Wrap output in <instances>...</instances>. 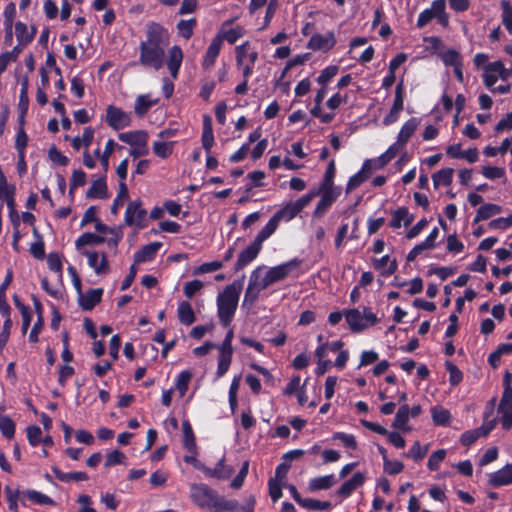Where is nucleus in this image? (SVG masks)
<instances>
[{
  "label": "nucleus",
  "instance_id": "nucleus-6",
  "mask_svg": "<svg viewBox=\"0 0 512 512\" xmlns=\"http://www.w3.org/2000/svg\"><path fill=\"white\" fill-rule=\"evenodd\" d=\"M436 18L439 24L447 27L449 24V15L446 13L445 0H434L430 8L423 10L417 19L418 28L425 27L432 19Z\"/></svg>",
  "mask_w": 512,
  "mask_h": 512
},
{
  "label": "nucleus",
  "instance_id": "nucleus-24",
  "mask_svg": "<svg viewBox=\"0 0 512 512\" xmlns=\"http://www.w3.org/2000/svg\"><path fill=\"white\" fill-rule=\"evenodd\" d=\"M202 146L207 154L211 153L212 146L214 144V134L212 119L209 115L203 117V131H202Z\"/></svg>",
  "mask_w": 512,
  "mask_h": 512
},
{
  "label": "nucleus",
  "instance_id": "nucleus-21",
  "mask_svg": "<svg viewBox=\"0 0 512 512\" xmlns=\"http://www.w3.org/2000/svg\"><path fill=\"white\" fill-rule=\"evenodd\" d=\"M159 99H152L150 94L138 95L134 103V113L138 117H143L147 112L155 105H157Z\"/></svg>",
  "mask_w": 512,
  "mask_h": 512
},
{
  "label": "nucleus",
  "instance_id": "nucleus-1",
  "mask_svg": "<svg viewBox=\"0 0 512 512\" xmlns=\"http://www.w3.org/2000/svg\"><path fill=\"white\" fill-rule=\"evenodd\" d=\"M169 31L159 23L146 26L145 39L139 45V63L145 68L160 70L165 64L171 79L177 80L184 54L179 45L169 47Z\"/></svg>",
  "mask_w": 512,
  "mask_h": 512
},
{
  "label": "nucleus",
  "instance_id": "nucleus-28",
  "mask_svg": "<svg viewBox=\"0 0 512 512\" xmlns=\"http://www.w3.org/2000/svg\"><path fill=\"white\" fill-rule=\"evenodd\" d=\"M36 29L34 27L31 30L28 29L27 25L23 22H16L15 24V34L18 41V44L21 46H26L35 37Z\"/></svg>",
  "mask_w": 512,
  "mask_h": 512
},
{
  "label": "nucleus",
  "instance_id": "nucleus-9",
  "mask_svg": "<svg viewBox=\"0 0 512 512\" xmlns=\"http://www.w3.org/2000/svg\"><path fill=\"white\" fill-rule=\"evenodd\" d=\"M106 122L114 130L129 127L132 122L131 115L119 107L109 105L106 109Z\"/></svg>",
  "mask_w": 512,
  "mask_h": 512
},
{
  "label": "nucleus",
  "instance_id": "nucleus-57",
  "mask_svg": "<svg viewBox=\"0 0 512 512\" xmlns=\"http://www.w3.org/2000/svg\"><path fill=\"white\" fill-rule=\"evenodd\" d=\"M335 174H336V166H335V161L334 160H331L327 166V169L325 171V174H324V177H323V180L322 182L320 183L319 186H322L324 188H327V187H335L334 186V177H335Z\"/></svg>",
  "mask_w": 512,
  "mask_h": 512
},
{
  "label": "nucleus",
  "instance_id": "nucleus-14",
  "mask_svg": "<svg viewBox=\"0 0 512 512\" xmlns=\"http://www.w3.org/2000/svg\"><path fill=\"white\" fill-rule=\"evenodd\" d=\"M373 173V168L371 167V161L365 160L362 168L356 174L351 176L348 180L346 186V192L349 193L352 190L359 187L363 182H365Z\"/></svg>",
  "mask_w": 512,
  "mask_h": 512
},
{
  "label": "nucleus",
  "instance_id": "nucleus-15",
  "mask_svg": "<svg viewBox=\"0 0 512 512\" xmlns=\"http://www.w3.org/2000/svg\"><path fill=\"white\" fill-rule=\"evenodd\" d=\"M488 483L493 487L512 484V464H507L498 471L491 473Z\"/></svg>",
  "mask_w": 512,
  "mask_h": 512
},
{
  "label": "nucleus",
  "instance_id": "nucleus-39",
  "mask_svg": "<svg viewBox=\"0 0 512 512\" xmlns=\"http://www.w3.org/2000/svg\"><path fill=\"white\" fill-rule=\"evenodd\" d=\"M278 225L279 220L275 217V215H273L267 224L259 231L254 240L262 246V243L276 231Z\"/></svg>",
  "mask_w": 512,
  "mask_h": 512
},
{
  "label": "nucleus",
  "instance_id": "nucleus-13",
  "mask_svg": "<svg viewBox=\"0 0 512 512\" xmlns=\"http://www.w3.org/2000/svg\"><path fill=\"white\" fill-rule=\"evenodd\" d=\"M88 259V265L96 274H106L109 271L107 256L104 252L86 250L83 252Z\"/></svg>",
  "mask_w": 512,
  "mask_h": 512
},
{
  "label": "nucleus",
  "instance_id": "nucleus-56",
  "mask_svg": "<svg viewBox=\"0 0 512 512\" xmlns=\"http://www.w3.org/2000/svg\"><path fill=\"white\" fill-rule=\"evenodd\" d=\"M5 493L7 496V502L9 509L14 512H18V499L22 496V492L18 489L13 490L10 486L5 487Z\"/></svg>",
  "mask_w": 512,
  "mask_h": 512
},
{
  "label": "nucleus",
  "instance_id": "nucleus-23",
  "mask_svg": "<svg viewBox=\"0 0 512 512\" xmlns=\"http://www.w3.org/2000/svg\"><path fill=\"white\" fill-rule=\"evenodd\" d=\"M221 48H222L221 38L214 37L212 39L209 47L207 48V51H206L204 57H203L202 66L204 68H206V69L210 68L215 64L216 59L220 54Z\"/></svg>",
  "mask_w": 512,
  "mask_h": 512
},
{
  "label": "nucleus",
  "instance_id": "nucleus-22",
  "mask_svg": "<svg viewBox=\"0 0 512 512\" xmlns=\"http://www.w3.org/2000/svg\"><path fill=\"white\" fill-rule=\"evenodd\" d=\"M162 247L161 242H153L141 247L139 251H137L134 255V260L136 263H144L153 260Z\"/></svg>",
  "mask_w": 512,
  "mask_h": 512
},
{
  "label": "nucleus",
  "instance_id": "nucleus-26",
  "mask_svg": "<svg viewBox=\"0 0 512 512\" xmlns=\"http://www.w3.org/2000/svg\"><path fill=\"white\" fill-rule=\"evenodd\" d=\"M12 279L13 272L11 269H8L4 281L0 285V313L2 316H9L11 313V307L6 301V290L11 284Z\"/></svg>",
  "mask_w": 512,
  "mask_h": 512
},
{
  "label": "nucleus",
  "instance_id": "nucleus-19",
  "mask_svg": "<svg viewBox=\"0 0 512 512\" xmlns=\"http://www.w3.org/2000/svg\"><path fill=\"white\" fill-rule=\"evenodd\" d=\"M25 499H28L32 503L38 504V505H45V506L55 505V501L51 497H49L48 495H46L42 492H39V491L33 490V489H27L25 491H22L21 502L24 506L26 505Z\"/></svg>",
  "mask_w": 512,
  "mask_h": 512
},
{
  "label": "nucleus",
  "instance_id": "nucleus-43",
  "mask_svg": "<svg viewBox=\"0 0 512 512\" xmlns=\"http://www.w3.org/2000/svg\"><path fill=\"white\" fill-rule=\"evenodd\" d=\"M104 242H105V238L103 236L87 232V233H83L81 236H79L77 238V240L75 242V246L77 249H80L86 245H91V244L98 245V244H102Z\"/></svg>",
  "mask_w": 512,
  "mask_h": 512
},
{
  "label": "nucleus",
  "instance_id": "nucleus-27",
  "mask_svg": "<svg viewBox=\"0 0 512 512\" xmlns=\"http://www.w3.org/2000/svg\"><path fill=\"white\" fill-rule=\"evenodd\" d=\"M420 121L419 119L412 117L408 119L403 126L401 127L398 136L397 141L399 144H403L404 146L409 141L411 136L415 133L417 130V127L419 125Z\"/></svg>",
  "mask_w": 512,
  "mask_h": 512
},
{
  "label": "nucleus",
  "instance_id": "nucleus-32",
  "mask_svg": "<svg viewBox=\"0 0 512 512\" xmlns=\"http://www.w3.org/2000/svg\"><path fill=\"white\" fill-rule=\"evenodd\" d=\"M501 206L493 203H487L480 206L477 210L476 216L473 220L474 223H478L483 220H487L499 213H501Z\"/></svg>",
  "mask_w": 512,
  "mask_h": 512
},
{
  "label": "nucleus",
  "instance_id": "nucleus-4",
  "mask_svg": "<svg viewBox=\"0 0 512 512\" xmlns=\"http://www.w3.org/2000/svg\"><path fill=\"white\" fill-rule=\"evenodd\" d=\"M340 194L341 189L339 187L324 188L322 186H319L318 188L310 190L306 195H311V201L315 197L319 195L321 196L313 211V216L316 218L322 217L333 205V203L337 200Z\"/></svg>",
  "mask_w": 512,
  "mask_h": 512
},
{
  "label": "nucleus",
  "instance_id": "nucleus-55",
  "mask_svg": "<svg viewBox=\"0 0 512 512\" xmlns=\"http://www.w3.org/2000/svg\"><path fill=\"white\" fill-rule=\"evenodd\" d=\"M231 360H232V355H230L229 352L228 353H222V352L219 353L218 366H217V372H216V375L218 378H220L226 374V372L228 371L229 366L231 364Z\"/></svg>",
  "mask_w": 512,
  "mask_h": 512
},
{
  "label": "nucleus",
  "instance_id": "nucleus-16",
  "mask_svg": "<svg viewBox=\"0 0 512 512\" xmlns=\"http://www.w3.org/2000/svg\"><path fill=\"white\" fill-rule=\"evenodd\" d=\"M365 482V475L361 472L355 473L351 479L345 481L337 490V495L342 499L349 497L358 487Z\"/></svg>",
  "mask_w": 512,
  "mask_h": 512
},
{
  "label": "nucleus",
  "instance_id": "nucleus-45",
  "mask_svg": "<svg viewBox=\"0 0 512 512\" xmlns=\"http://www.w3.org/2000/svg\"><path fill=\"white\" fill-rule=\"evenodd\" d=\"M500 7L502 10L501 19L502 24L506 28V30L512 34V4L508 0H502L500 2Z\"/></svg>",
  "mask_w": 512,
  "mask_h": 512
},
{
  "label": "nucleus",
  "instance_id": "nucleus-50",
  "mask_svg": "<svg viewBox=\"0 0 512 512\" xmlns=\"http://www.w3.org/2000/svg\"><path fill=\"white\" fill-rule=\"evenodd\" d=\"M445 368L449 373L450 384L452 386L458 385L463 379V374L461 370L451 361L445 362Z\"/></svg>",
  "mask_w": 512,
  "mask_h": 512
},
{
  "label": "nucleus",
  "instance_id": "nucleus-47",
  "mask_svg": "<svg viewBox=\"0 0 512 512\" xmlns=\"http://www.w3.org/2000/svg\"><path fill=\"white\" fill-rule=\"evenodd\" d=\"M191 378L192 373L188 370L181 371L177 376L175 388L179 392L180 397H183L186 394Z\"/></svg>",
  "mask_w": 512,
  "mask_h": 512
},
{
  "label": "nucleus",
  "instance_id": "nucleus-17",
  "mask_svg": "<svg viewBox=\"0 0 512 512\" xmlns=\"http://www.w3.org/2000/svg\"><path fill=\"white\" fill-rule=\"evenodd\" d=\"M103 295V289H89L86 293H80L79 305L84 310H92L100 301Z\"/></svg>",
  "mask_w": 512,
  "mask_h": 512
},
{
  "label": "nucleus",
  "instance_id": "nucleus-8",
  "mask_svg": "<svg viewBox=\"0 0 512 512\" xmlns=\"http://www.w3.org/2000/svg\"><path fill=\"white\" fill-rule=\"evenodd\" d=\"M311 203V195H303L296 201L288 202L274 215L280 221H290Z\"/></svg>",
  "mask_w": 512,
  "mask_h": 512
},
{
  "label": "nucleus",
  "instance_id": "nucleus-46",
  "mask_svg": "<svg viewBox=\"0 0 512 512\" xmlns=\"http://www.w3.org/2000/svg\"><path fill=\"white\" fill-rule=\"evenodd\" d=\"M343 345L344 343L342 341H335L331 343L326 342L325 344H321L317 347L315 351V356L319 360L324 359L328 355V352H337L341 350Z\"/></svg>",
  "mask_w": 512,
  "mask_h": 512
},
{
  "label": "nucleus",
  "instance_id": "nucleus-37",
  "mask_svg": "<svg viewBox=\"0 0 512 512\" xmlns=\"http://www.w3.org/2000/svg\"><path fill=\"white\" fill-rule=\"evenodd\" d=\"M87 198H105L107 196V185L105 178L101 177L97 180H95L91 187L87 190L86 193Z\"/></svg>",
  "mask_w": 512,
  "mask_h": 512
},
{
  "label": "nucleus",
  "instance_id": "nucleus-33",
  "mask_svg": "<svg viewBox=\"0 0 512 512\" xmlns=\"http://www.w3.org/2000/svg\"><path fill=\"white\" fill-rule=\"evenodd\" d=\"M52 471L55 475V477L60 480L61 482H70V481H86L88 480V475L86 472L83 471H75V472H62L57 467H53Z\"/></svg>",
  "mask_w": 512,
  "mask_h": 512
},
{
  "label": "nucleus",
  "instance_id": "nucleus-62",
  "mask_svg": "<svg viewBox=\"0 0 512 512\" xmlns=\"http://www.w3.org/2000/svg\"><path fill=\"white\" fill-rule=\"evenodd\" d=\"M115 145V141L113 139H109L106 142L105 149L100 156V163L105 171L109 169V158L114 151Z\"/></svg>",
  "mask_w": 512,
  "mask_h": 512
},
{
  "label": "nucleus",
  "instance_id": "nucleus-41",
  "mask_svg": "<svg viewBox=\"0 0 512 512\" xmlns=\"http://www.w3.org/2000/svg\"><path fill=\"white\" fill-rule=\"evenodd\" d=\"M453 174H454V169H452V168H443V169H440L439 171H437L436 173H434L432 176L434 187L437 188L440 185H443V186L451 185L452 179H453Z\"/></svg>",
  "mask_w": 512,
  "mask_h": 512
},
{
  "label": "nucleus",
  "instance_id": "nucleus-18",
  "mask_svg": "<svg viewBox=\"0 0 512 512\" xmlns=\"http://www.w3.org/2000/svg\"><path fill=\"white\" fill-rule=\"evenodd\" d=\"M233 20H227L223 23L220 31L217 33L215 37L221 38V44L223 45L224 40H226L229 44H234L239 38L244 35V28L241 26H237L235 28H231L229 30H225L227 25H230Z\"/></svg>",
  "mask_w": 512,
  "mask_h": 512
},
{
  "label": "nucleus",
  "instance_id": "nucleus-34",
  "mask_svg": "<svg viewBox=\"0 0 512 512\" xmlns=\"http://www.w3.org/2000/svg\"><path fill=\"white\" fill-rule=\"evenodd\" d=\"M335 483L336 479L333 474L319 476L309 481V489L312 491L326 490L332 487Z\"/></svg>",
  "mask_w": 512,
  "mask_h": 512
},
{
  "label": "nucleus",
  "instance_id": "nucleus-53",
  "mask_svg": "<svg viewBox=\"0 0 512 512\" xmlns=\"http://www.w3.org/2000/svg\"><path fill=\"white\" fill-rule=\"evenodd\" d=\"M428 449L429 445H425L424 447H422L420 443L416 441L410 448L409 452L405 453L404 455L406 457L413 458L415 461H420L426 456Z\"/></svg>",
  "mask_w": 512,
  "mask_h": 512
},
{
  "label": "nucleus",
  "instance_id": "nucleus-29",
  "mask_svg": "<svg viewBox=\"0 0 512 512\" xmlns=\"http://www.w3.org/2000/svg\"><path fill=\"white\" fill-rule=\"evenodd\" d=\"M414 220V216L409 213L406 207H400L393 212L390 226L394 229L400 228L402 223L409 226Z\"/></svg>",
  "mask_w": 512,
  "mask_h": 512
},
{
  "label": "nucleus",
  "instance_id": "nucleus-64",
  "mask_svg": "<svg viewBox=\"0 0 512 512\" xmlns=\"http://www.w3.org/2000/svg\"><path fill=\"white\" fill-rule=\"evenodd\" d=\"M77 503L79 504L78 512H97L92 506L93 502L91 497L87 494L79 495Z\"/></svg>",
  "mask_w": 512,
  "mask_h": 512
},
{
  "label": "nucleus",
  "instance_id": "nucleus-30",
  "mask_svg": "<svg viewBox=\"0 0 512 512\" xmlns=\"http://www.w3.org/2000/svg\"><path fill=\"white\" fill-rule=\"evenodd\" d=\"M177 316L181 324L190 326L196 320L192 306L187 301H181L177 308Z\"/></svg>",
  "mask_w": 512,
  "mask_h": 512
},
{
  "label": "nucleus",
  "instance_id": "nucleus-3",
  "mask_svg": "<svg viewBox=\"0 0 512 512\" xmlns=\"http://www.w3.org/2000/svg\"><path fill=\"white\" fill-rule=\"evenodd\" d=\"M241 291L242 281H234L217 295V315L222 326L227 327L231 324L238 307Z\"/></svg>",
  "mask_w": 512,
  "mask_h": 512
},
{
  "label": "nucleus",
  "instance_id": "nucleus-54",
  "mask_svg": "<svg viewBox=\"0 0 512 512\" xmlns=\"http://www.w3.org/2000/svg\"><path fill=\"white\" fill-rule=\"evenodd\" d=\"M338 71L339 67L336 65H330L326 67L321 71L320 75L318 76L317 82L321 86H326L329 83V81L337 75Z\"/></svg>",
  "mask_w": 512,
  "mask_h": 512
},
{
  "label": "nucleus",
  "instance_id": "nucleus-12",
  "mask_svg": "<svg viewBox=\"0 0 512 512\" xmlns=\"http://www.w3.org/2000/svg\"><path fill=\"white\" fill-rule=\"evenodd\" d=\"M262 246L256 242L255 240L246 247L243 251L240 252L238 259L235 263L234 270L240 271L252 261H254L258 254L260 253Z\"/></svg>",
  "mask_w": 512,
  "mask_h": 512
},
{
  "label": "nucleus",
  "instance_id": "nucleus-2",
  "mask_svg": "<svg viewBox=\"0 0 512 512\" xmlns=\"http://www.w3.org/2000/svg\"><path fill=\"white\" fill-rule=\"evenodd\" d=\"M190 497L196 506L210 512H235L239 509L237 500L226 499L204 483L192 484Z\"/></svg>",
  "mask_w": 512,
  "mask_h": 512
},
{
  "label": "nucleus",
  "instance_id": "nucleus-31",
  "mask_svg": "<svg viewBox=\"0 0 512 512\" xmlns=\"http://www.w3.org/2000/svg\"><path fill=\"white\" fill-rule=\"evenodd\" d=\"M182 432L184 448L191 453H196L197 446L195 435L192 426L188 420H184L182 422Z\"/></svg>",
  "mask_w": 512,
  "mask_h": 512
},
{
  "label": "nucleus",
  "instance_id": "nucleus-25",
  "mask_svg": "<svg viewBox=\"0 0 512 512\" xmlns=\"http://www.w3.org/2000/svg\"><path fill=\"white\" fill-rule=\"evenodd\" d=\"M375 269L382 270L383 276H391L398 268L397 260L391 259L389 255H384L379 259H373Z\"/></svg>",
  "mask_w": 512,
  "mask_h": 512
},
{
  "label": "nucleus",
  "instance_id": "nucleus-40",
  "mask_svg": "<svg viewBox=\"0 0 512 512\" xmlns=\"http://www.w3.org/2000/svg\"><path fill=\"white\" fill-rule=\"evenodd\" d=\"M119 139L130 146H138L147 142V134L142 131L125 132L119 134Z\"/></svg>",
  "mask_w": 512,
  "mask_h": 512
},
{
  "label": "nucleus",
  "instance_id": "nucleus-63",
  "mask_svg": "<svg viewBox=\"0 0 512 512\" xmlns=\"http://www.w3.org/2000/svg\"><path fill=\"white\" fill-rule=\"evenodd\" d=\"M302 507L312 510H328L331 507V503L328 501H319L312 498H305L303 500Z\"/></svg>",
  "mask_w": 512,
  "mask_h": 512
},
{
  "label": "nucleus",
  "instance_id": "nucleus-44",
  "mask_svg": "<svg viewBox=\"0 0 512 512\" xmlns=\"http://www.w3.org/2000/svg\"><path fill=\"white\" fill-rule=\"evenodd\" d=\"M197 25V21L195 18H191L188 20H180L177 23V30L179 35L185 40H189L194 32V28Z\"/></svg>",
  "mask_w": 512,
  "mask_h": 512
},
{
  "label": "nucleus",
  "instance_id": "nucleus-7",
  "mask_svg": "<svg viewBox=\"0 0 512 512\" xmlns=\"http://www.w3.org/2000/svg\"><path fill=\"white\" fill-rule=\"evenodd\" d=\"M124 222L127 226L136 229H144L147 227V211L142 208V201L136 199L131 201L125 211Z\"/></svg>",
  "mask_w": 512,
  "mask_h": 512
},
{
  "label": "nucleus",
  "instance_id": "nucleus-36",
  "mask_svg": "<svg viewBox=\"0 0 512 512\" xmlns=\"http://www.w3.org/2000/svg\"><path fill=\"white\" fill-rule=\"evenodd\" d=\"M261 267H257L255 270L251 272L249 283L247 285L248 288H251L252 291L258 293L260 295L261 291L269 287L265 278L260 277Z\"/></svg>",
  "mask_w": 512,
  "mask_h": 512
},
{
  "label": "nucleus",
  "instance_id": "nucleus-59",
  "mask_svg": "<svg viewBox=\"0 0 512 512\" xmlns=\"http://www.w3.org/2000/svg\"><path fill=\"white\" fill-rule=\"evenodd\" d=\"M86 183V174L82 170H74L70 181L69 194L72 195L78 187L84 186Z\"/></svg>",
  "mask_w": 512,
  "mask_h": 512
},
{
  "label": "nucleus",
  "instance_id": "nucleus-42",
  "mask_svg": "<svg viewBox=\"0 0 512 512\" xmlns=\"http://www.w3.org/2000/svg\"><path fill=\"white\" fill-rule=\"evenodd\" d=\"M431 416L434 424L439 426H447L449 425L451 414L449 410L441 407V406H433L431 408Z\"/></svg>",
  "mask_w": 512,
  "mask_h": 512
},
{
  "label": "nucleus",
  "instance_id": "nucleus-38",
  "mask_svg": "<svg viewBox=\"0 0 512 512\" xmlns=\"http://www.w3.org/2000/svg\"><path fill=\"white\" fill-rule=\"evenodd\" d=\"M409 417L410 408L408 405L404 404L398 409L392 423V427L398 430L408 431L409 429L406 427V424L409 420Z\"/></svg>",
  "mask_w": 512,
  "mask_h": 512
},
{
  "label": "nucleus",
  "instance_id": "nucleus-35",
  "mask_svg": "<svg viewBox=\"0 0 512 512\" xmlns=\"http://www.w3.org/2000/svg\"><path fill=\"white\" fill-rule=\"evenodd\" d=\"M204 473L208 477L226 479L233 473V469L229 466H225L224 458H222L215 468H205Z\"/></svg>",
  "mask_w": 512,
  "mask_h": 512
},
{
  "label": "nucleus",
  "instance_id": "nucleus-61",
  "mask_svg": "<svg viewBox=\"0 0 512 512\" xmlns=\"http://www.w3.org/2000/svg\"><path fill=\"white\" fill-rule=\"evenodd\" d=\"M27 142H28V137L24 131V128L19 127V129L17 131V135H16V140H15V148L18 151L19 156H22V158L25 157L24 152H25V148L27 146Z\"/></svg>",
  "mask_w": 512,
  "mask_h": 512
},
{
  "label": "nucleus",
  "instance_id": "nucleus-10",
  "mask_svg": "<svg viewBox=\"0 0 512 512\" xmlns=\"http://www.w3.org/2000/svg\"><path fill=\"white\" fill-rule=\"evenodd\" d=\"M298 266L299 261L297 259H293L291 261L270 268L266 272L264 278L267 281L268 285L270 286L276 282L285 279L292 272V270H294Z\"/></svg>",
  "mask_w": 512,
  "mask_h": 512
},
{
  "label": "nucleus",
  "instance_id": "nucleus-52",
  "mask_svg": "<svg viewBox=\"0 0 512 512\" xmlns=\"http://www.w3.org/2000/svg\"><path fill=\"white\" fill-rule=\"evenodd\" d=\"M492 66H493L492 62L488 63L484 67V74H483V83L489 89H491L499 79L497 72L494 71V67H492Z\"/></svg>",
  "mask_w": 512,
  "mask_h": 512
},
{
  "label": "nucleus",
  "instance_id": "nucleus-11",
  "mask_svg": "<svg viewBox=\"0 0 512 512\" xmlns=\"http://www.w3.org/2000/svg\"><path fill=\"white\" fill-rule=\"evenodd\" d=\"M336 44V38L332 31L327 32L326 34H314L308 44L307 47L313 51H329Z\"/></svg>",
  "mask_w": 512,
  "mask_h": 512
},
{
  "label": "nucleus",
  "instance_id": "nucleus-48",
  "mask_svg": "<svg viewBox=\"0 0 512 512\" xmlns=\"http://www.w3.org/2000/svg\"><path fill=\"white\" fill-rule=\"evenodd\" d=\"M0 431L8 439L14 437L15 423L9 416L0 415Z\"/></svg>",
  "mask_w": 512,
  "mask_h": 512
},
{
  "label": "nucleus",
  "instance_id": "nucleus-51",
  "mask_svg": "<svg viewBox=\"0 0 512 512\" xmlns=\"http://www.w3.org/2000/svg\"><path fill=\"white\" fill-rule=\"evenodd\" d=\"M446 450L445 449H438L437 451L433 452L427 462V467L430 471H436L439 469L441 462L446 457Z\"/></svg>",
  "mask_w": 512,
  "mask_h": 512
},
{
  "label": "nucleus",
  "instance_id": "nucleus-60",
  "mask_svg": "<svg viewBox=\"0 0 512 512\" xmlns=\"http://www.w3.org/2000/svg\"><path fill=\"white\" fill-rule=\"evenodd\" d=\"M404 95H405L404 84H403V80H401L396 85L395 97H394L393 105H392L391 108H393L394 110H401L402 111L403 107H404Z\"/></svg>",
  "mask_w": 512,
  "mask_h": 512
},
{
  "label": "nucleus",
  "instance_id": "nucleus-58",
  "mask_svg": "<svg viewBox=\"0 0 512 512\" xmlns=\"http://www.w3.org/2000/svg\"><path fill=\"white\" fill-rule=\"evenodd\" d=\"M128 198V188L125 182L119 183V192L111 206V213L117 214L119 206L123 204V200Z\"/></svg>",
  "mask_w": 512,
  "mask_h": 512
},
{
  "label": "nucleus",
  "instance_id": "nucleus-20",
  "mask_svg": "<svg viewBox=\"0 0 512 512\" xmlns=\"http://www.w3.org/2000/svg\"><path fill=\"white\" fill-rule=\"evenodd\" d=\"M498 413L502 415L501 423L502 427L505 430H509L512 428V398H509L507 395L505 397H501L500 403L498 405Z\"/></svg>",
  "mask_w": 512,
  "mask_h": 512
},
{
  "label": "nucleus",
  "instance_id": "nucleus-5",
  "mask_svg": "<svg viewBox=\"0 0 512 512\" xmlns=\"http://www.w3.org/2000/svg\"><path fill=\"white\" fill-rule=\"evenodd\" d=\"M345 319L349 328L353 332H361L368 326L376 324L379 319L369 308H363V311L354 308L344 312Z\"/></svg>",
  "mask_w": 512,
  "mask_h": 512
},
{
  "label": "nucleus",
  "instance_id": "nucleus-49",
  "mask_svg": "<svg viewBox=\"0 0 512 512\" xmlns=\"http://www.w3.org/2000/svg\"><path fill=\"white\" fill-rule=\"evenodd\" d=\"M441 60L446 66H457L462 63V57L455 49H449L440 55Z\"/></svg>",
  "mask_w": 512,
  "mask_h": 512
}]
</instances>
